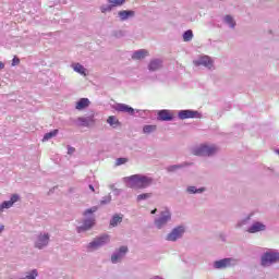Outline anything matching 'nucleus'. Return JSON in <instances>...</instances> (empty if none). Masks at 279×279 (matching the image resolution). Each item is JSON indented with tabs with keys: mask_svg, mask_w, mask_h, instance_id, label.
<instances>
[{
	"mask_svg": "<svg viewBox=\"0 0 279 279\" xmlns=\"http://www.w3.org/2000/svg\"><path fill=\"white\" fill-rule=\"evenodd\" d=\"M16 202H19V194H13L10 201H5L2 203V206L4 208H12L14 204H16Z\"/></svg>",
	"mask_w": 279,
	"mask_h": 279,
	"instance_id": "a211bd4d",
	"label": "nucleus"
},
{
	"mask_svg": "<svg viewBox=\"0 0 279 279\" xmlns=\"http://www.w3.org/2000/svg\"><path fill=\"white\" fill-rule=\"evenodd\" d=\"M73 69L76 73H80L81 75H86V68H84V65L75 63Z\"/></svg>",
	"mask_w": 279,
	"mask_h": 279,
	"instance_id": "5701e85b",
	"label": "nucleus"
},
{
	"mask_svg": "<svg viewBox=\"0 0 279 279\" xmlns=\"http://www.w3.org/2000/svg\"><path fill=\"white\" fill-rule=\"evenodd\" d=\"M128 254V246H121L119 253L111 256L112 263H119L123 258V255Z\"/></svg>",
	"mask_w": 279,
	"mask_h": 279,
	"instance_id": "ddd939ff",
	"label": "nucleus"
},
{
	"mask_svg": "<svg viewBox=\"0 0 279 279\" xmlns=\"http://www.w3.org/2000/svg\"><path fill=\"white\" fill-rule=\"evenodd\" d=\"M90 106V100L88 98H81L80 101L76 102V110H84V108H88Z\"/></svg>",
	"mask_w": 279,
	"mask_h": 279,
	"instance_id": "aec40b11",
	"label": "nucleus"
},
{
	"mask_svg": "<svg viewBox=\"0 0 279 279\" xmlns=\"http://www.w3.org/2000/svg\"><path fill=\"white\" fill-rule=\"evenodd\" d=\"M187 193H204V189H196L195 186L187 187Z\"/></svg>",
	"mask_w": 279,
	"mask_h": 279,
	"instance_id": "2f4dec72",
	"label": "nucleus"
},
{
	"mask_svg": "<svg viewBox=\"0 0 279 279\" xmlns=\"http://www.w3.org/2000/svg\"><path fill=\"white\" fill-rule=\"evenodd\" d=\"M195 66H206L207 69L213 68V59L208 56H203L198 60L193 61Z\"/></svg>",
	"mask_w": 279,
	"mask_h": 279,
	"instance_id": "0eeeda50",
	"label": "nucleus"
},
{
	"mask_svg": "<svg viewBox=\"0 0 279 279\" xmlns=\"http://www.w3.org/2000/svg\"><path fill=\"white\" fill-rule=\"evenodd\" d=\"M265 230V225L260 223V222H255L250 229L248 232L251 234H254L255 232H260Z\"/></svg>",
	"mask_w": 279,
	"mask_h": 279,
	"instance_id": "412c9836",
	"label": "nucleus"
},
{
	"mask_svg": "<svg viewBox=\"0 0 279 279\" xmlns=\"http://www.w3.org/2000/svg\"><path fill=\"white\" fill-rule=\"evenodd\" d=\"M112 8H114L111 3L109 4H104L100 7V12L102 14H106V12H112Z\"/></svg>",
	"mask_w": 279,
	"mask_h": 279,
	"instance_id": "cd10ccee",
	"label": "nucleus"
},
{
	"mask_svg": "<svg viewBox=\"0 0 279 279\" xmlns=\"http://www.w3.org/2000/svg\"><path fill=\"white\" fill-rule=\"evenodd\" d=\"M78 121L83 128H90V125H95V114H90L86 118H78Z\"/></svg>",
	"mask_w": 279,
	"mask_h": 279,
	"instance_id": "9d476101",
	"label": "nucleus"
},
{
	"mask_svg": "<svg viewBox=\"0 0 279 279\" xmlns=\"http://www.w3.org/2000/svg\"><path fill=\"white\" fill-rule=\"evenodd\" d=\"M134 14H135L134 11L123 10L118 13V16H120L121 21H128V19H132Z\"/></svg>",
	"mask_w": 279,
	"mask_h": 279,
	"instance_id": "6ab92c4d",
	"label": "nucleus"
},
{
	"mask_svg": "<svg viewBox=\"0 0 279 279\" xmlns=\"http://www.w3.org/2000/svg\"><path fill=\"white\" fill-rule=\"evenodd\" d=\"M279 262V254L276 252L265 253L262 257L263 267H269V265H274V263Z\"/></svg>",
	"mask_w": 279,
	"mask_h": 279,
	"instance_id": "7ed1b4c3",
	"label": "nucleus"
},
{
	"mask_svg": "<svg viewBox=\"0 0 279 279\" xmlns=\"http://www.w3.org/2000/svg\"><path fill=\"white\" fill-rule=\"evenodd\" d=\"M75 153V148L74 147H69L68 148V154H74Z\"/></svg>",
	"mask_w": 279,
	"mask_h": 279,
	"instance_id": "e433bc0d",
	"label": "nucleus"
},
{
	"mask_svg": "<svg viewBox=\"0 0 279 279\" xmlns=\"http://www.w3.org/2000/svg\"><path fill=\"white\" fill-rule=\"evenodd\" d=\"M5 230V227L3 225L0 226V233Z\"/></svg>",
	"mask_w": 279,
	"mask_h": 279,
	"instance_id": "ea45409f",
	"label": "nucleus"
},
{
	"mask_svg": "<svg viewBox=\"0 0 279 279\" xmlns=\"http://www.w3.org/2000/svg\"><path fill=\"white\" fill-rule=\"evenodd\" d=\"M97 210H98L97 206H94V207H90L89 209H86V210L84 211V215H85V216H86V215H93V213H97Z\"/></svg>",
	"mask_w": 279,
	"mask_h": 279,
	"instance_id": "473e14b6",
	"label": "nucleus"
},
{
	"mask_svg": "<svg viewBox=\"0 0 279 279\" xmlns=\"http://www.w3.org/2000/svg\"><path fill=\"white\" fill-rule=\"evenodd\" d=\"M117 112H125L126 114H134V108L125 105V104H118L116 106Z\"/></svg>",
	"mask_w": 279,
	"mask_h": 279,
	"instance_id": "4468645a",
	"label": "nucleus"
},
{
	"mask_svg": "<svg viewBox=\"0 0 279 279\" xmlns=\"http://www.w3.org/2000/svg\"><path fill=\"white\" fill-rule=\"evenodd\" d=\"M225 21H226V23H227L228 25H230V27H234L235 23H234V19H232V16L227 15V16L225 17Z\"/></svg>",
	"mask_w": 279,
	"mask_h": 279,
	"instance_id": "7c9ffc66",
	"label": "nucleus"
},
{
	"mask_svg": "<svg viewBox=\"0 0 279 279\" xmlns=\"http://www.w3.org/2000/svg\"><path fill=\"white\" fill-rule=\"evenodd\" d=\"M106 243H110V235L108 234L96 238L93 242L88 244V250H97L98 247L106 245Z\"/></svg>",
	"mask_w": 279,
	"mask_h": 279,
	"instance_id": "20e7f679",
	"label": "nucleus"
},
{
	"mask_svg": "<svg viewBox=\"0 0 279 279\" xmlns=\"http://www.w3.org/2000/svg\"><path fill=\"white\" fill-rule=\"evenodd\" d=\"M159 69H162V60L154 59L149 62L148 71H159Z\"/></svg>",
	"mask_w": 279,
	"mask_h": 279,
	"instance_id": "2eb2a0df",
	"label": "nucleus"
},
{
	"mask_svg": "<svg viewBox=\"0 0 279 279\" xmlns=\"http://www.w3.org/2000/svg\"><path fill=\"white\" fill-rule=\"evenodd\" d=\"M93 226H95V218L84 220L83 226L77 228V232H86V230H90Z\"/></svg>",
	"mask_w": 279,
	"mask_h": 279,
	"instance_id": "9b49d317",
	"label": "nucleus"
},
{
	"mask_svg": "<svg viewBox=\"0 0 279 279\" xmlns=\"http://www.w3.org/2000/svg\"><path fill=\"white\" fill-rule=\"evenodd\" d=\"M3 69H5V63H3L2 61H0V71H3Z\"/></svg>",
	"mask_w": 279,
	"mask_h": 279,
	"instance_id": "4c0bfd02",
	"label": "nucleus"
},
{
	"mask_svg": "<svg viewBox=\"0 0 279 279\" xmlns=\"http://www.w3.org/2000/svg\"><path fill=\"white\" fill-rule=\"evenodd\" d=\"M47 245H49V234H40L35 246L38 247V250H43V247H47Z\"/></svg>",
	"mask_w": 279,
	"mask_h": 279,
	"instance_id": "1a4fd4ad",
	"label": "nucleus"
},
{
	"mask_svg": "<svg viewBox=\"0 0 279 279\" xmlns=\"http://www.w3.org/2000/svg\"><path fill=\"white\" fill-rule=\"evenodd\" d=\"M277 154H278V156H279V149L277 150Z\"/></svg>",
	"mask_w": 279,
	"mask_h": 279,
	"instance_id": "37998d69",
	"label": "nucleus"
},
{
	"mask_svg": "<svg viewBox=\"0 0 279 279\" xmlns=\"http://www.w3.org/2000/svg\"><path fill=\"white\" fill-rule=\"evenodd\" d=\"M147 56H149V51L141 49L132 54V60H143L144 58H147Z\"/></svg>",
	"mask_w": 279,
	"mask_h": 279,
	"instance_id": "f3484780",
	"label": "nucleus"
},
{
	"mask_svg": "<svg viewBox=\"0 0 279 279\" xmlns=\"http://www.w3.org/2000/svg\"><path fill=\"white\" fill-rule=\"evenodd\" d=\"M5 209V207H3V204L0 205V213H3V210Z\"/></svg>",
	"mask_w": 279,
	"mask_h": 279,
	"instance_id": "58836bf2",
	"label": "nucleus"
},
{
	"mask_svg": "<svg viewBox=\"0 0 279 279\" xmlns=\"http://www.w3.org/2000/svg\"><path fill=\"white\" fill-rule=\"evenodd\" d=\"M232 263V258H225L215 262V268L216 269H225V267H230V264Z\"/></svg>",
	"mask_w": 279,
	"mask_h": 279,
	"instance_id": "dca6fc26",
	"label": "nucleus"
},
{
	"mask_svg": "<svg viewBox=\"0 0 279 279\" xmlns=\"http://www.w3.org/2000/svg\"><path fill=\"white\" fill-rule=\"evenodd\" d=\"M193 154L194 156H213L217 154V147L202 145L198 148L194 149Z\"/></svg>",
	"mask_w": 279,
	"mask_h": 279,
	"instance_id": "f03ea898",
	"label": "nucleus"
},
{
	"mask_svg": "<svg viewBox=\"0 0 279 279\" xmlns=\"http://www.w3.org/2000/svg\"><path fill=\"white\" fill-rule=\"evenodd\" d=\"M126 0H108L113 8H121L125 3Z\"/></svg>",
	"mask_w": 279,
	"mask_h": 279,
	"instance_id": "bb28decb",
	"label": "nucleus"
},
{
	"mask_svg": "<svg viewBox=\"0 0 279 279\" xmlns=\"http://www.w3.org/2000/svg\"><path fill=\"white\" fill-rule=\"evenodd\" d=\"M175 169H180V166H178V165H174V166H170V167H168V171H175Z\"/></svg>",
	"mask_w": 279,
	"mask_h": 279,
	"instance_id": "c9c22d12",
	"label": "nucleus"
},
{
	"mask_svg": "<svg viewBox=\"0 0 279 279\" xmlns=\"http://www.w3.org/2000/svg\"><path fill=\"white\" fill-rule=\"evenodd\" d=\"M125 162H128V158H118L116 165L120 167V165H125Z\"/></svg>",
	"mask_w": 279,
	"mask_h": 279,
	"instance_id": "72a5a7b5",
	"label": "nucleus"
},
{
	"mask_svg": "<svg viewBox=\"0 0 279 279\" xmlns=\"http://www.w3.org/2000/svg\"><path fill=\"white\" fill-rule=\"evenodd\" d=\"M169 221H171V213L166 210L161 213V216L157 220H155V226L160 229L163 228V226H167Z\"/></svg>",
	"mask_w": 279,
	"mask_h": 279,
	"instance_id": "39448f33",
	"label": "nucleus"
},
{
	"mask_svg": "<svg viewBox=\"0 0 279 279\" xmlns=\"http://www.w3.org/2000/svg\"><path fill=\"white\" fill-rule=\"evenodd\" d=\"M89 189H90V191H93V193H95V186L89 185Z\"/></svg>",
	"mask_w": 279,
	"mask_h": 279,
	"instance_id": "a19ab883",
	"label": "nucleus"
},
{
	"mask_svg": "<svg viewBox=\"0 0 279 279\" xmlns=\"http://www.w3.org/2000/svg\"><path fill=\"white\" fill-rule=\"evenodd\" d=\"M157 210H158V209L151 210V215H156Z\"/></svg>",
	"mask_w": 279,
	"mask_h": 279,
	"instance_id": "79ce46f5",
	"label": "nucleus"
},
{
	"mask_svg": "<svg viewBox=\"0 0 279 279\" xmlns=\"http://www.w3.org/2000/svg\"><path fill=\"white\" fill-rule=\"evenodd\" d=\"M151 197V193H144L137 195V202H143V199H149Z\"/></svg>",
	"mask_w": 279,
	"mask_h": 279,
	"instance_id": "c756f323",
	"label": "nucleus"
},
{
	"mask_svg": "<svg viewBox=\"0 0 279 279\" xmlns=\"http://www.w3.org/2000/svg\"><path fill=\"white\" fill-rule=\"evenodd\" d=\"M125 182L129 189L140 190L147 189V186H151L154 179L142 174H133L131 177L125 178Z\"/></svg>",
	"mask_w": 279,
	"mask_h": 279,
	"instance_id": "f257e3e1",
	"label": "nucleus"
},
{
	"mask_svg": "<svg viewBox=\"0 0 279 279\" xmlns=\"http://www.w3.org/2000/svg\"><path fill=\"white\" fill-rule=\"evenodd\" d=\"M17 64H21V59L14 57L12 60V66H16Z\"/></svg>",
	"mask_w": 279,
	"mask_h": 279,
	"instance_id": "f704fd0d",
	"label": "nucleus"
},
{
	"mask_svg": "<svg viewBox=\"0 0 279 279\" xmlns=\"http://www.w3.org/2000/svg\"><path fill=\"white\" fill-rule=\"evenodd\" d=\"M143 132L144 134H151V132H156V125H145Z\"/></svg>",
	"mask_w": 279,
	"mask_h": 279,
	"instance_id": "c85d7f7f",
	"label": "nucleus"
},
{
	"mask_svg": "<svg viewBox=\"0 0 279 279\" xmlns=\"http://www.w3.org/2000/svg\"><path fill=\"white\" fill-rule=\"evenodd\" d=\"M199 117V112L194 110H181L179 112V119L184 121V119H197Z\"/></svg>",
	"mask_w": 279,
	"mask_h": 279,
	"instance_id": "6e6552de",
	"label": "nucleus"
},
{
	"mask_svg": "<svg viewBox=\"0 0 279 279\" xmlns=\"http://www.w3.org/2000/svg\"><path fill=\"white\" fill-rule=\"evenodd\" d=\"M107 123H109V125H111V128H117V125H121V122H119V119H117V117H114V116H110L107 119Z\"/></svg>",
	"mask_w": 279,
	"mask_h": 279,
	"instance_id": "4be33fe9",
	"label": "nucleus"
},
{
	"mask_svg": "<svg viewBox=\"0 0 279 279\" xmlns=\"http://www.w3.org/2000/svg\"><path fill=\"white\" fill-rule=\"evenodd\" d=\"M121 221H123V217L116 215L112 217V219L110 221V226H112V228H116V226H119V223H121Z\"/></svg>",
	"mask_w": 279,
	"mask_h": 279,
	"instance_id": "b1692460",
	"label": "nucleus"
},
{
	"mask_svg": "<svg viewBox=\"0 0 279 279\" xmlns=\"http://www.w3.org/2000/svg\"><path fill=\"white\" fill-rule=\"evenodd\" d=\"M158 120L159 121H173V113L169 110H160L158 112Z\"/></svg>",
	"mask_w": 279,
	"mask_h": 279,
	"instance_id": "f8f14e48",
	"label": "nucleus"
},
{
	"mask_svg": "<svg viewBox=\"0 0 279 279\" xmlns=\"http://www.w3.org/2000/svg\"><path fill=\"white\" fill-rule=\"evenodd\" d=\"M53 136H58V129H56V130H53V131H51V132H49V133H46V134L44 135L43 141H44V142H45V141H49V140L53 138Z\"/></svg>",
	"mask_w": 279,
	"mask_h": 279,
	"instance_id": "a878e982",
	"label": "nucleus"
},
{
	"mask_svg": "<svg viewBox=\"0 0 279 279\" xmlns=\"http://www.w3.org/2000/svg\"><path fill=\"white\" fill-rule=\"evenodd\" d=\"M183 234H184V227H177L167 235L166 240L174 242L178 239H182Z\"/></svg>",
	"mask_w": 279,
	"mask_h": 279,
	"instance_id": "423d86ee",
	"label": "nucleus"
},
{
	"mask_svg": "<svg viewBox=\"0 0 279 279\" xmlns=\"http://www.w3.org/2000/svg\"><path fill=\"white\" fill-rule=\"evenodd\" d=\"M184 43H191L193 40V31L189 29L183 34Z\"/></svg>",
	"mask_w": 279,
	"mask_h": 279,
	"instance_id": "393cba45",
	"label": "nucleus"
}]
</instances>
